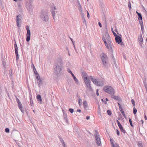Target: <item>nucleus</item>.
Wrapping results in <instances>:
<instances>
[{"instance_id":"obj_25","label":"nucleus","mask_w":147,"mask_h":147,"mask_svg":"<svg viewBox=\"0 0 147 147\" xmlns=\"http://www.w3.org/2000/svg\"><path fill=\"white\" fill-rule=\"evenodd\" d=\"M41 80L40 79V78H39V79H38L37 80V83L38 84V87H40V85H41Z\"/></svg>"},{"instance_id":"obj_13","label":"nucleus","mask_w":147,"mask_h":147,"mask_svg":"<svg viewBox=\"0 0 147 147\" xmlns=\"http://www.w3.org/2000/svg\"><path fill=\"white\" fill-rule=\"evenodd\" d=\"M56 10H51V12L52 13V16L54 20V22H55V15H58L57 12V11H55Z\"/></svg>"},{"instance_id":"obj_7","label":"nucleus","mask_w":147,"mask_h":147,"mask_svg":"<svg viewBox=\"0 0 147 147\" xmlns=\"http://www.w3.org/2000/svg\"><path fill=\"white\" fill-rule=\"evenodd\" d=\"M94 84L97 86H103L105 84V82L104 80H99L96 79V80L95 81Z\"/></svg>"},{"instance_id":"obj_55","label":"nucleus","mask_w":147,"mask_h":147,"mask_svg":"<svg viewBox=\"0 0 147 147\" xmlns=\"http://www.w3.org/2000/svg\"><path fill=\"white\" fill-rule=\"evenodd\" d=\"M98 24L99 26L100 27H102V26L101 24V23L100 22H98Z\"/></svg>"},{"instance_id":"obj_39","label":"nucleus","mask_w":147,"mask_h":147,"mask_svg":"<svg viewBox=\"0 0 147 147\" xmlns=\"http://www.w3.org/2000/svg\"><path fill=\"white\" fill-rule=\"evenodd\" d=\"M129 123L130 124V125L132 127H133V125L132 124V121L131 119L130 118H129Z\"/></svg>"},{"instance_id":"obj_43","label":"nucleus","mask_w":147,"mask_h":147,"mask_svg":"<svg viewBox=\"0 0 147 147\" xmlns=\"http://www.w3.org/2000/svg\"><path fill=\"white\" fill-rule=\"evenodd\" d=\"M15 97L16 98V101L18 103L20 102V101L19 100V99L16 96H15Z\"/></svg>"},{"instance_id":"obj_60","label":"nucleus","mask_w":147,"mask_h":147,"mask_svg":"<svg viewBox=\"0 0 147 147\" xmlns=\"http://www.w3.org/2000/svg\"><path fill=\"white\" fill-rule=\"evenodd\" d=\"M70 39L71 40V41L73 43V44H74V40H73V39L71 38H70Z\"/></svg>"},{"instance_id":"obj_33","label":"nucleus","mask_w":147,"mask_h":147,"mask_svg":"<svg viewBox=\"0 0 147 147\" xmlns=\"http://www.w3.org/2000/svg\"><path fill=\"white\" fill-rule=\"evenodd\" d=\"M18 106L20 109H21L22 108V105L21 102L18 103Z\"/></svg>"},{"instance_id":"obj_1","label":"nucleus","mask_w":147,"mask_h":147,"mask_svg":"<svg viewBox=\"0 0 147 147\" xmlns=\"http://www.w3.org/2000/svg\"><path fill=\"white\" fill-rule=\"evenodd\" d=\"M63 63L62 57L61 56L58 57L57 61L55 63V66L54 67L55 74L57 75L60 73L63 67Z\"/></svg>"},{"instance_id":"obj_40","label":"nucleus","mask_w":147,"mask_h":147,"mask_svg":"<svg viewBox=\"0 0 147 147\" xmlns=\"http://www.w3.org/2000/svg\"><path fill=\"white\" fill-rule=\"evenodd\" d=\"M131 101L132 103V104L133 105V106H134L135 105V102L134 100L133 99H131Z\"/></svg>"},{"instance_id":"obj_62","label":"nucleus","mask_w":147,"mask_h":147,"mask_svg":"<svg viewBox=\"0 0 147 147\" xmlns=\"http://www.w3.org/2000/svg\"><path fill=\"white\" fill-rule=\"evenodd\" d=\"M31 67H32L33 68L34 67H35L34 64L33 63H32V65H31Z\"/></svg>"},{"instance_id":"obj_23","label":"nucleus","mask_w":147,"mask_h":147,"mask_svg":"<svg viewBox=\"0 0 147 147\" xmlns=\"http://www.w3.org/2000/svg\"><path fill=\"white\" fill-rule=\"evenodd\" d=\"M77 97H78V104L80 106L81 105V104L82 103V99H81L80 97V96H78V95L77 96Z\"/></svg>"},{"instance_id":"obj_2","label":"nucleus","mask_w":147,"mask_h":147,"mask_svg":"<svg viewBox=\"0 0 147 147\" xmlns=\"http://www.w3.org/2000/svg\"><path fill=\"white\" fill-rule=\"evenodd\" d=\"M101 59L104 66L105 67H108V59L105 53H102L100 54Z\"/></svg>"},{"instance_id":"obj_54","label":"nucleus","mask_w":147,"mask_h":147,"mask_svg":"<svg viewBox=\"0 0 147 147\" xmlns=\"http://www.w3.org/2000/svg\"><path fill=\"white\" fill-rule=\"evenodd\" d=\"M144 83L146 89L147 88V84H145L144 82Z\"/></svg>"},{"instance_id":"obj_28","label":"nucleus","mask_w":147,"mask_h":147,"mask_svg":"<svg viewBox=\"0 0 147 147\" xmlns=\"http://www.w3.org/2000/svg\"><path fill=\"white\" fill-rule=\"evenodd\" d=\"M140 24L141 26V29L142 31V32L143 33L144 32V25H143V23H140Z\"/></svg>"},{"instance_id":"obj_38","label":"nucleus","mask_w":147,"mask_h":147,"mask_svg":"<svg viewBox=\"0 0 147 147\" xmlns=\"http://www.w3.org/2000/svg\"><path fill=\"white\" fill-rule=\"evenodd\" d=\"M107 114L109 115H111L112 114V113H111V111L109 110H108L107 111Z\"/></svg>"},{"instance_id":"obj_41","label":"nucleus","mask_w":147,"mask_h":147,"mask_svg":"<svg viewBox=\"0 0 147 147\" xmlns=\"http://www.w3.org/2000/svg\"><path fill=\"white\" fill-rule=\"evenodd\" d=\"M5 131L7 133H9V128H6L5 129Z\"/></svg>"},{"instance_id":"obj_34","label":"nucleus","mask_w":147,"mask_h":147,"mask_svg":"<svg viewBox=\"0 0 147 147\" xmlns=\"http://www.w3.org/2000/svg\"><path fill=\"white\" fill-rule=\"evenodd\" d=\"M58 138L59 139L60 141L61 142L62 144L65 142L64 140H63V139L61 137L59 136H58Z\"/></svg>"},{"instance_id":"obj_10","label":"nucleus","mask_w":147,"mask_h":147,"mask_svg":"<svg viewBox=\"0 0 147 147\" xmlns=\"http://www.w3.org/2000/svg\"><path fill=\"white\" fill-rule=\"evenodd\" d=\"M84 80L87 87L90 90H91L92 88L90 85L91 82L89 79L88 78V79H84Z\"/></svg>"},{"instance_id":"obj_14","label":"nucleus","mask_w":147,"mask_h":147,"mask_svg":"<svg viewBox=\"0 0 147 147\" xmlns=\"http://www.w3.org/2000/svg\"><path fill=\"white\" fill-rule=\"evenodd\" d=\"M117 104L119 105V109L121 113L124 117H125V118H126L125 114V113L124 111L123 110V109H122V108L121 105L119 102H117Z\"/></svg>"},{"instance_id":"obj_56","label":"nucleus","mask_w":147,"mask_h":147,"mask_svg":"<svg viewBox=\"0 0 147 147\" xmlns=\"http://www.w3.org/2000/svg\"><path fill=\"white\" fill-rule=\"evenodd\" d=\"M39 78H40L39 75L36 76V79H37V80L38 79H39Z\"/></svg>"},{"instance_id":"obj_22","label":"nucleus","mask_w":147,"mask_h":147,"mask_svg":"<svg viewBox=\"0 0 147 147\" xmlns=\"http://www.w3.org/2000/svg\"><path fill=\"white\" fill-rule=\"evenodd\" d=\"M63 117L65 121H66L67 123H68V120L67 119V115L65 113V112L63 111Z\"/></svg>"},{"instance_id":"obj_35","label":"nucleus","mask_w":147,"mask_h":147,"mask_svg":"<svg viewBox=\"0 0 147 147\" xmlns=\"http://www.w3.org/2000/svg\"><path fill=\"white\" fill-rule=\"evenodd\" d=\"M30 105H31V106L32 104L33 105V100H32V98L30 96Z\"/></svg>"},{"instance_id":"obj_5","label":"nucleus","mask_w":147,"mask_h":147,"mask_svg":"<svg viewBox=\"0 0 147 147\" xmlns=\"http://www.w3.org/2000/svg\"><path fill=\"white\" fill-rule=\"evenodd\" d=\"M105 38H106V40H107L108 42V44L110 46V49H111L113 46L111 42L110 37L109 36V35L107 32H106L105 33Z\"/></svg>"},{"instance_id":"obj_3","label":"nucleus","mask_w":147,"mask_h":147,"mask_svg":"<svg viewBox=\"0 0 147 147\" xmlns=\"http://www.w3.org/2000/svg\"><path fill=\"white\" fill-rule=\"evenodd\" d=\"M40 18L45 22H47L49 20L47 12L46 11L43 10H41L40 13Z\"/></svg>"},{"instance_id":"obj_12","label":"nucleus","mask_w":147,"mask_h":147,"mask_svg":"<svg viewBox=\"0 0 147 147\" xmlns=\"http://www.w3.org/2000/svg\"><path fill=\"white\" fill-rule=\"evenodd\" d=\"M102 38L103 41L104 42L105 44L106 47L107 48L109 51H110V47L109 45L108 44V43H107L106 40V38L105 37L103 36L102 37Z\"/></svg>"},{"instance_id":"obj_26","label":"nucleus","mask_w":147,"mask_h":147,"mask_svg":"<svg viewBox=\"0 0 147 147\" xmlns=\"http://www.w3.org/2000/svg\"><path fill=\"white\" fill-rule=\"evenodd\" d=\"M138 40L140 42H143V39L141 34L140 36L138 37Z\"/></svg>"},{"instance_id":"obj_64","label":"nucleus","mask_w":147,"mask_h":147,"mask_svg":"<svg viewBox=\"0 0 147 147\" xmlns=\"http://www.w3.org/2000/svg\"><path fill=\"white\" fill-rule=\"evenodd\" d=\"M34 74H35V75L36 76L39 75V74H38V73L37 72H36V73H34Z\"/></svg>"},{"instance_id":"obj_45","label":"nucleus","mask_w":147,"mask_h":147,"mask_svg":"<svg viewBox=\"0 0 147 147\" xmlns=\"http://www.w3.org/2000/svg\"><path fill=\"white\" fill-rule=\"evenodd\" d=\"M28 12L30 13V15H32L33 14L32 10H29L28 11Z\"/></svg>"},{"instance_id":"obj_63","label":"nucleus","mask_w":147,"mask_h":147,"mask_svg":"<svg viewBox=\"0 0 147 147\" xmlns=\"http://www.w3.org/2000/svg\"><path fill=\"white\" fill-rule=\"evenodd\" d=\"M77 112H81V110L80 109H78L77 110Z\"/></svg>"},{"instance_id":"obj_24","label":"nucleus","mask_w":147,"mask_h":147,"mask_svg":"<svg viewBox=\"0 0 147 147\" xmlns=\"http://www.w3.org/2000/svg\"><path fill=\"white\" fill-rule=\"evenodd\" d=\"M110 141L111 143L112 147H115V144H114V140L113 139L111 138L110 139Z\"/></svg>"},{"instance_id":"obj_17","label":"nucleus","mask_w":147,"mask_h":147,"mask_svg":"<svg viewBox=\"0 0 147 147\" xmlns=\"http://www.w3.org/2000/svg\"><path fill=\"white\" fill-rule=\"evenodd\" d=\"M110 52V54L111 55V57L112 58V59L113 60V61L114 62V63H116L115 59L114 58L113 54V49L112 48V49H110V50L109 51Z\"/></svg>"},{"instance_id":"obj_30","label":"nucleus","mask_w":147,"mask_h":147,"mask_svg":"<svg viewBox=\"0 0 147 147\" xmlns=\"http://www.w3.org/2000/svg\"><path fill=\"white\" fill-rule=\"evenodd\" d=\"M82 19L83 23L84 24H85V25L86 26V22L85 19V17H82Z\"/></svg>"},{"instance_id":"obj_52","label":"nucleus","mask_w":147,"mask_h":147,"mask_svg":"<svg viewBox=\"0 0 147 147\" xmlns=\"http://www.w3.org/2000/svg\"><path fill=\"white\" fill-rule=\"evenodd\" d=\"M143 42H139V43L141 47L142 48H143V46H142Z\"/></svg>"},{"instance_id":"obj_46","label":"nucleus","mask_w":147,"mask_h":147,"mask_svg":"<svg viewBox=\"0 0 147 147\" xmlns=\"http://www.w3.org/2000/svg\"><path fill=\"white\" fill-rule=\"evenodd\" d=\"M138 146L139 147H142V143H138Z\"/></svg>"},{"instance_id":"obj_50","label":"nucleus","mask_w":147,"mask_h":147,"mask_svg":"<svg viewBox=\"0 0 147 147\" xmlns=\"http://www.w3.org/2000/svg\"><path fill=\"white\" fill-rule=\"evenodd\" d=\"M9 75H10V76H11L12 75L11 70V69L10 70H9Z\"/></svg>"},{"instance_id":"obj_19","label":"nucleus","mask_w":147,"mask_h":147,"mask_svg":"<svg viewBox=\"0 0 147 147\" xmlns=\"http://www.w3.org/2000/svg\"><path fill=\"white\" fill-rule=\"evenodd\" d=\"M36 98L39 103L40 104L42 103V99L41 96L39 94L37 95L36 96Z\"/></svg>"},{"instance_id":"obj_36","label":"nucleus","mask_w":147,"mask_h":147,"mask_svg":"<svg viewBox=\"0 0 147 147\" xmlns=\"http://www.w3.org/2000/svg\"><path fill=\"white\" fill-rule=\"evenodd\" d=\"M137 109L135 108V107H134L133 108V113L134 114H136L137 112Z\"/></svg>"},{"instance_id":"obj_58","label":"nucleus","mask_w":147,"mask_h":147,"mask_svg":"<svg viewBox=\"0 0 147 147\" xmlns=\"http://www.w3.org/2000/svg\"><path fill=\"white\" fill-rule=\"evenodd\" d=\"M62 144L63 146V147H66L65 142L63 143H62Z\"/></svg>"},{"instance_id":"obj_16","label":"nucleus","mask_w":147,"mask_h":147,"mask_svg":"<svg viewBox=\"0 0 147 147\" xmlns=\"http://www.w3.org/2000/svg\"><path fill=\"white\" fill-rule=\"evenodd\" d=\"M30 30H27L26 34V41L28 42L30 41Z\"/></svg>"},{"instance_id":"obj_21","label":"nucleus","mask_w":147,"mask_h":147,"mask_svg":"<svg viewBox=\"0 0 147 147\" xmlns=\"http://www.w3.org/2000/svg\"><path fill=\"white\" fill-rule=\"evenodd\" d=\"M119 128L121 131L123 132L124 134H125V133H126V131L125 130V129H123V127L122 125H121L118 126Z\"/></svg>"},{"instance_id":"obj_6","label":"nucleus","mask_w":147,"mask_h":147,"mask_svg":"<svg viewBox=\"0 0 147 147\" xmlns=\"http://www.w3.org/2000/svg\"><path fill=\"white\" fill-rule=\"evenodd\" d=\"M94 136L95 138L96 143H97L98 145L100 146L101 144V142L100 135L98 132L96 131V133L94 134Z\"/></svg>"},{"instance_id":"obj_37","label":"nucleus","mask_w":147,"mask_h":147,"mask_svg":"<svg viewBox=\"0 0 147 147\" xmlns=\"http://www.w3.org/2000/svg\"><path fill=\"white\" fill-rule=\"evenodd\" d=\"M111 30L112 31V32H113L114 35L115 36H117V35L116 34V33L114 31L113 28L111 27Z\"/></svg>"},{"instance_id":"obj_42","label":"nucleus","mask_w":147,"mask_h":147,"mask_svg":"<svg viewBox=\"0 0 147 147\" xmlns=\"http://www.w3.org/2000/svg\"><path fill=\"white\" fill-rule=\"evenodd\" d=\"M69 111L71 113H72L74 111V109H73L70 108L69 109Z\"/></svg>"},{"instance_id":"obj_31","label":"nucleus","mask_w":147,"mask_h":147,"mask_svg":"<svg viewBox=\"0 0 147 147\" xmlns=\"http://www.w3.org/2000/svg\"><path fill=\"white\" fill-rule=\"evenodd\" d=\"M80 12L82 18L85 17L84 13H83L82 10H80Z\"/></svg>"},{"instance_id":"obj_15","label":"nucleus","mask_w":147,"mask_h":147,"mask_svg":"<svg viewBox=\"0 0 147 147\" xmlns=\"http://www.w3.org/2000/svg\"><path fill=\"white\" fill-rule=\"evenodd\" d=\"M111 97L113 98L114 100L119 101H121L122 100L120 98L119 96H115L114 94H112L111 96Z\"/></svg>"},{"instance_id":"obj_4","label":"nucleus","mask_w":147,"mask_h":147,"mask_svg":"<svg viewBox=\"0 0 147 147\" xmlns=\"http://www.w3.org/2000/svg\"><path fill=\"white\" fill-rule=\"evenodd\" d=\"M104 91L110 94L111 96L115 93V90L111 86H106L103 87Z\"/></svg>"},{"instance_id":"obj_47","label":"nucleus","mask_w":147,"mask_h":147,"mask_svg":"<svg viewBox=\"0 0 147 147\" xmlns=\"http://www.w3.org/2000/svg\"><path fill=\"white\" fill-rule=\"evenodd\" d=\"M5 61H3V66L4 67H5Z\"/></svg>"},{"instance_id":"obj_48","label":"nucleus","mask_w":147,"mask_h":147,"mask_svg":"<svg viewBox=\"0 0 147 147\" xmlns=\"http://www.w3.org/2000/svg\"><path fill=\"white\" fill-rule=\"evenodd\" d=\"M26 28L27 31L30 30L29 26H26Z\"/></svg>"},{"instance_id":"obj_59","label":"nucleus","mask_w":147,"mask_h":147,"mask_svg":"<svg viewBox=\"0 0 147 147\" xmlns=\"http://www.w3.org/2000/svg\"><path fill=\"white\" fill-rule=\"evenodd\" d=\"M115 147H120L119 145L118 144L116 143H115Z\"/></svg>"},{"instance_id":"obj_61","label":"nucleus","mask_w":147,"mask_h":147,"mask_svg":"<svg viewBox=\"0 0 147 147\" xmlns=\"http://www.w3.org/2000/svg\"><path fill=\"white\" fill-rule=\"evenodd\" d=\"M90 117L89 116H87L86 117V119H87V120L89 119H90Z\"/></svg>"},{"instance_id":"obj_53","label":"nucleus","mask_w":147,"mask_h":147,"mask_svg":"<svg viewBox=\"0 0 147 147\" xmlns=\"http://www.w3.org/2000/svg\"><path fill=\"white\" fill-rule=\"evenodd\" d=\"M116 122L117 123V124H118V126L119 125H121V123H120V122L117 119L116 120Z\"/></svg>"},{"instance_id":"obj_8","label":"nucleus","mask_w":147,"mask_h":147,"mask_svg":"<svg viewBox=\"0 0 147 147\" xmlns=\"http://www.w3.org/2000/svg\"><path fill=\"white\" fill-rule=\"evenodd\" d=\"M14 45V48L15 49V53L16 55V60L18 61L19 60V54L18 53V49L17 45L16 43Z\"/></svg>"},{"instance_id":"obj_27","label":"nucleus","mask_w":147,"mask_h":147,"mask_svg":"<svg viewBox=\"0 0 147 147\" xmlns=\"http://www.w3.org/2000/svg\"><path fill=\"white\" fill-rule=\"evenodd\" d=\"M83 106L84 107V108H86L88 106V104L87 102L86 101L84 100L83 101Z\"/></svg>"},{"instance_id":"obj_9","label":"nucleus","mask_w":147,"mask_h":147,"mask_svg":"<svg viewBox=\"0 0 147 147\" xmlns=\"http://www.w3.org/2000/svg\"><path fill=\"white\" fill-rule=\"evenodd\" d=\"M115 37L116 42L118 43V44L121 43V45L123 44V43H122V40L121 37L117 35Z\"/></svg>"},{"instance_id":"obj_49","label":"nucleus","mask_w":147,"mask_h":147,"mask_svg":"<svg viewBox=\"0 0 147 147\" xmlns=\"http://www.w3.org/2000/svg\"><path fill=\"white\" fill-rule=\"evenodd\" d=\"M116 132H117V135L118 136L119 135L120 132H119V131L118 129H117Z\"/></svg>"},{"instance_id":"obj_18","label":"nucleus","mask_w":147,"mask_h":147,"mask_svg":"<svg viewBox=\"0 0 147 147\" xmlns=\"http://www.w3.org/2000/svg\"><path fill=\"white\" fill-rule=\"evenodd\" d=\"M82 78H83L84 80L88 79V77H87L88 75L86 72H85L84 71H83L82 72Z\"/></svg>"},{"instance_id":"obj_57","label":"nucleus","mask_w":147,"mask_h":147,"mask_svg":"<svg viewBox=\"0 0 147 147\" xmlns=\"http://www.w3.org/2000/svg\"><path fill=\"white\" fill-rule=\"evenodd\" d=\"M20 109L21 111V112L23 113H24V109L23 108H22L21 109Z\"/></svg>"},{"instance_id":"obj_20","label":"nucleus","mask_w":147,"mask_h":147,"mask_svg":"<svg viewBox=\"0 0 147 147\" xmlns=\"http://www.w3.org/2000/svg\"><path fill=\"white\" fill-rule=\"evenodd\" d=\"M138 16V18L139 20V23H143L142 21V18L140 13H139Z\"/></svg>"},{"instance_id":"obj_44","label":"nucleus","mask_w":147,"mask_h":147,"mask_svg":"<svg viewBox=\"0 0 147 147\" xmlns=\"http://www.w3.org/2000/svg\"><path fill=\"white\" fill-rule=\"evenodd\" d=\"M128 7H129V9H131V3L129 1L128 3Z\"/></svg>"},{"instance_id":"obj_51","label":"nucleus","mask_w":147,"mask_h":147,"mask_svg":"<svg viewBox=\"0 0 147 147\" xmlns=\"http://www.w3.org/2000/svg\"><path fill=\"white\" fill-rule=\"evenodd\" d=\"M67 71L69 73L71 74L72 73L70 69L68 68L67 69Z\"/></svg>"},{"instance_id":"obj_29","label":"nucleus","mask_w":147,"mask_h":147,"mask_svg":"<svg viewBox=\"0 0 147 147\" xmlns=\"http://www.w3.org/2000/svg\"><path fill=\"white\" fill-rule=\"evenodd\" d=\"M89 78L91 79V80L92 81L93 83H94L95 81L96 80V79L93 78L92 76H90Z\"/></svg>"},{"instance_id":"obj_32","label":"nucleus","mask_w":147,"mask_h":147,"mask_svg":"<svg viewBox=\"0 0 147 147\" xmlns=\"http://www.w3.org/2000/svg\"><path fill=\"white\" fill-rule=\"evenodd\" d=\"M73 78L75 82L77 84H78L79 83L78 80V79L76 78L75 76Z\"/></svg>"},{"instance_id":"obj_11","label":"nucleus","mask_w":147,"mask_h":147,"mask_svg":"<svg viewBox=\"0 0 147 147\" xmlns=\"http://www.w3.org/2000/svg\"><path fill=\"white\" fill-rule=\"evenodd\" d=\"M21 15L19 14L16 16V22L17 25L18 27H20V26L19 25V22H21Z\"/></svg>"}]
</instances>
